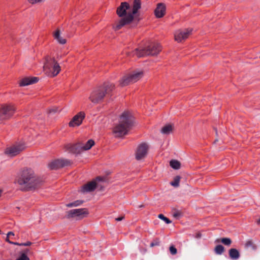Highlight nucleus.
Returning a JSON list of instances; mask_svg holds the SVG:
<instances>
[{"mask_svg":"<svg viewBox=\"0 0 260 260\" xmlns=\"http://www.w3.org/2000/svg\"><path fill=\"white\" fill-rule=\"evenodd\" d=\"M258 224H260V218L257 221Z\"/></svg>","mask_w":260,"mask_h":260,"instance_id":"nucleus-44","label":"nucleus"},{"mask_svg":"<svg viewBox=\"0 0 260 260\" xmlns=\"http://www.w3.org/2000/svg\"><path fill=\"white\" fill-rule=\"evenodd\" d=\"M85 114L83 112H80L77 115L74 116L71 121L69 122V125L70 127H74L76 126H79L82 122L83 120L84 119Z\"/></svg>","mask_w":260,"mask_h":260,"instance_id":"nucleus-15","label":"nucleus"},{"mask_svg":"<svg viewBox=\"0 0 260 260\" xmlns=\"http://www.w3.org/2000/svg\"><path fill=\"white\" fill-rule=\"evenodd\" d=\"M69 164L70 161L67 159H56L49 163L48 167L51 170H56Z\"/></svg>","mask_w":260,"mask_h":260,"instance_id":"nucleus-14","label":"nucleus"},{"mask_svg":"<svg viewBox=\"0 0 260 260\" xmlns=\"http://www.w3.org/2000/svg\"><path fill=\"white\" fill-rule=\"evenodd\" d=\"M155 15L157 18L162 17L166 13V6L162 3L157 4V7L154 11Z\"/></svg>","mask_w":260,"mask_h":260,"instance_id":"nucleus-16","label":"nucleus"},{"mask_svg":"<svg viewBox=\"0 0 260 260\" xmlns=\"http://www.w3.org/2000/svg\"><path fill=\"white\" fill-rule=\"evenodd\" d=\"M169 250L171 254L172 255H175L177 252V249L173 245H172L170 247Z\"/></svg>","mask_w":260,"mask_h":260,"instance_id":"nucleus-31","label":"nucleus"},{"mask_svg":"<svg viewBox=\"0 0 260 260\" xmlns=\"http://www.w3.org/2000/svg\"><path fill=\"white\" fill-rule=\"evenodd\" d=\"M229 256L232 259H237L240 257V253L236 249L231 248L229 250Z\"/></svg>","mask_w":260,"mask_h":260,"instance_id":"nucleus-19","label":"nucleus"},{"mask_svg":"<svg viewBox=\"0 0 260 260\" xmlns=\"http://www.w3.org/2000/svg\"><path fill=\"white\" fill-rule=\"evenodd\" d=\"M158 217L161 220H164L166 222V223L169 224L172 222V221L167 217H165L163 214H160L158 215Z\"/></svg>","mask_w":260,"mask_h":260,"instance_id":"nucleus-29","label":"nucleus"},{"mask_svg":"<svg viewBox=\"0 0 260 260\" xmlns=\"http://www.w3.org/2000/svg\"><path fill=\"white\" fill-rule=\"evenodd\" d=\"M170 166L174 169H179L180 167V163L176 160H172L170 162Z\"/></svg>","mask_w":260,"mask_h":260,"instance_id":"nucleus-25","label":"nucleus"},{"mask_svg":"<svg viewBox=\"0 0 260 260\" xmlns=\"http://www.w3.org/2000/svg\"><path fill=\"white\" fill-rule=\"evenodd\" d=\"M180 180V177L179 176H176L174 177V180L171 182L170 184L174 187H178L179 185Z\"/></svg>","mask_w":260,"mask_h":260,"instance_id":"nucleus-26","label":"nucleus"},{"mask_svg":"<svg viewBox=\"0 0 260 260\" xmlns=\"http://www.w3.org/2000/svg\"><path fill=\"white\" fill-rule=\"evenodd\" d=\"M88 213V211L85 208L73 209L68 212V218L77 217L80 219L83 218Z\"/></svg>","mask_w":260,"mask_h":260,"instance_id":"nucleus-12","label":"nucleus"},{"mask_svg":"<svg viewBox=\"0 0 260 260\" xmlns=\"http://www.w3.org/2000/svg\"><path fill=\"white\" fill-rule=\"evenodd\" d=\"M94 144V142L92 140H88L85 144L83 143L82 149L83 151L90 149Z\"/></svg>","mask_w":260,"mask_h":260,"instance_id":"nucleus-22","label":"nucleus"},{"mask_svg":"<svg viewBox=\"0 0 260 260\" xmlns=\"http://www.w3.org/2000/svg\"><path fill=\"white\" fill-rule=\"evenodd\" d=\"M7 235V238H11V237L14 236V234L12 232H9L8 233Z\"/></svg>","mask_w":260,"mask_h":260,"instance_id":"nucleus-38","label":"nucleus"},{"mask_svg":"<svg viewBox=\"0 0 260 260\" xmlns=\"http://www.w3.org/2000/svg\"><path fill=\"white\" fill-rule=\"evenodd\" d=\"M83 203V201L81 200H77L73 203H69L67 205L68 207H76L81 205Z\"/></svg>","mask_w":260,"mask_h":260,"instance_id":"nucleus-28","label":"nucleus"},{"mask_svg":"<svg viewBox=\"0 0 260 260\" xmlns=\"http://www.w3.org/2000/svg\"><path fill=\"white\" fill-rule=\"evenodd\" d=\"M31 242H27L26 243H21L20 244V246H30V245H31Z\"/></svg>","mask_w":260,"mask_h":260,"instance_id":"nucleus-36","label":"nucleus"},{"mask_svg":"<svg viewBox=\"0 0 260 260\" xmlns=\"http://www.w3.org/2000/svg\"><path fill=\"white\" fill-rule=\"evenodd\" d=\"M216 242H221L224 245L226 246H230L232 243V240L230 238H223L220 239V240L218 239L216 240Z\"/></svg>","mask_w":260,"mask_h":260,"instance_id":"nucleus-24","label":"nucleus"},{"mask_svg":"<svg viewBox=\"0 0 260 260\" xmlns=\"http://www.w3.org/2000/svg\"><path fill=\"white\" fill-rule=\"evenodd\" d=\"M2 191L1 190H0V197L2 195Z\"/></svg>","mask_w":260,"mask_h":260,"instance_id":"nucleus-45","label":"nucleus"},{"mask_svg":"<svg viewBox=\"0 0 260 260\" xmlns=\"http://www.w3.org/2000/svg\"><path fill=\"white\" fill-rule=\"evenodd\" d=\"M173 216L175 218L179 219L181 216H182V213L179 211L176 210L174 212Z\"/></svg>","mask_w":260,"mask_h":260,"instance_id":"nucleus-30","label":"nucleus"},{"mask_svg":"<svg viewBox=\"0 0 260 260\" xmlns=\"http://www.w3.org/2000/svg\"><path fill=\"white\" fill-rule=\"evenodd\" d=\"M57 110V108H56V107H54L53 108H51V109H50L49 110H48V113L51 114V113H55V112H56Z\"/></svg>","mask_w":260,"mask_h":260,"instance_id":"nucleus-35","label":"nucleus"},{"mask_svg":"<svg viewBox=\"0 0 260 260\" xmlns=\"http://www.w3.org/2000/svg\"><path fill=\"white\" fill-rule=\"evenodd\" d=\"M142 71H136L131 74L124 76L120 81V84L122 86L127 85L129 84L137 82L143 76Z\"/></svg>","mask_w":260,"mask_h":260,"instance_id":"nucleus-7","label":"nucleus"},{"mask_svg":"<svg viewBox=\"0 0 260 260\" xmlns=\"http://www.w3.org/2000/svg\"><path fill=\"white\" fill-rule=\"evenodd\" d=\"M114 88L115 85L113 83L105 82L92 90L89 99L92 103L97 104L103 101L104 98L111 96Z\"/></svg>","mask_w":260,"mask_h":260,"instance_id":"nucleus-2","label":"nucleus"},{"mask_svg":"<svg viewBox=\"0 0 260 260\" xmlns=\"http://www.w3.org/2000/svg\"><path fill=\"white\" fill-rule=\"evenodd\" d=\"M16 111L12 105H3L0 107V120H5L10 118Z\"/></svg>","mask_w":260,"mask_h":260,"instance_id":"nucleus-8","label":"nucleus"},{"mask_svg":"<svg viewBox=\"0 0 260 260\" xmlns=\"http://www.w3.org/2000/svg\"><path fill=\"white\" fill-rule=\"evenodd\" d=\"M124 216H121L120 217L116 218L115 220L118 221H121L122 220H123V219H124Z\"/></svg>","mask_w":260,"mask_h":260,"instance_id":"nucleus-39","label":"nucleus"},{"mask_svg":"<svg viewBox=\"0 0 260 260\" xmlns=\"http://www.w3.org/2000/svg\"><path fill=\"white\" fill-rule=\"evenodd\" d=\"M25 148L24 145L22 143L13 145L8 147L6 149L5 153L8 156L13 157L19 154L23 151Z\"/></svg>","mask_w":260,"mask_h":260,"instance_id":"nucleus-10","label":"nucleus"},{"mask_svg":"<svg viewBox=\"0 0 260 260\" xmlns=\"http://www.w3.org/2000/svg\"><path fill=\"white\" fill-rule=\"evenodd\" d=\"M191 28L185 29L184 30H178L174 34L175 40L178 42H181L186 40L191 34Z\"/></svg>","mask_w":260,"mask_h":260,"instance_id":"nucleus-9","label":"nucleus"},{"mask_svg":"<svg viewBox=\"0 0 260 260\" xmlns=\"http://www.w3.org/2000/svg\"><path fill=\"white\" fill-rule=\"evenodd\" d=\"M96 186V183L95 181H92L82 186V191L83 192L92 191L95 189Z\"/></svg>","mask_w":260,"mask_h":260,"instance_id":"nucleus-18","label":"nucleus"},{"mask_svg":"<svg viewBox=\"0 0 260 260\" xmlns=\"http://www.w3.org/2000/svg\"><path fill=\"white\" fill-rule=\"evenodd\" d=\"M161 50V47L157 43H151L146 47L141 49H136L131 54L128 55H136L138 57H144L148 55H156Z\"/></svg>","mask_w":260,"mask_h":260,"instance_id":"nucleus-5","label":"nucleus"},{"mask_svg":"<svg viewBox=\"0 0 260 260\" xmlns=\"http://www.w3.org/2000/svg\"><path fill=\"white\" fill-rule=\"evenodd\" d=\"M245 246L247 248L252 247V248H254V245L252 242V241H248L245 243Z\"/></svg>","mask_w":260,"mask_h":260,"instance_id":"nucleus-33","label":"nucleus"},{"mask_svg":"<svg viewBox=\"0 0 260 260\" xmlns=\"http://www.w3.org/2000/svg\"><path fill=\"white\" fill-rule=\"evenodd\" d=\"M201 235L200 234L198 233L197 234L196 238H199L201 237Z\"/></svg>","mask_w":260,"mask_h":260,"instance_id":"nucleus-41","label":"nucleus"},{"mask_svg":"<svg viewBox=\"0 0 260 260\" xmlns=\"http://www.w3.org/2000/svg\"><path fill=\"white\" fill-rule=\"evenodd\" d=\"M159 244V241L158 239L154 240L150 243V247H152L155 246H158Z\"/></svg>","mask_w":260,"mask_h":260,"instance_id":"nucleus-34","label":"nucleus"},{"mask_svg":"<svg viewBox=\"0 0 260 260\" xmlns=\"http://www.w3.org/2000/svg\"><path fill=\"white\" fill-rule=\"evenodd\" d=\"M82 145V142H79L74 144H68L65 146V148L69 152L78 154L83 151Z\"/></svg>","mask_w":260,"mask_h":260,"instance_id":"nucleus-13","label":"nucleus"},{"mask_svg":"<svg viewBox=\"0 0 260 260\" xmlns=\"http://www.w3.org/2000/svg\"><path fill=\"white\" fill-rule=\"evenodd\" d=\"M9 243H11V244H12L14 245H19V246H20V244H21V243H19L17 242H9Z\"/></svg>","mask_w":260,"mask_h":260,"instance_id":"nucleus-40","label":"nucleus"},{"mask_svg":"<svg viewBox=\"0 0 260 260\" xmlns=\"http://www.w3.org/2000/svg\"><path fill=\"white\" fill-rule=\"evenodd\" d=\"M39 81V78L36 77H26L22 79L20 83V86H27L30 84L37 83Z\"/></svg>","mask_w":260,"mask_h":260,"instance_id":"nucleus-17","label":"nucleus"},{"mask_svg":"<svg viewBox=\"0 0 260 260\" xmlns=\"http://www.w3.org/2000/svg\"><path fill=\"white\" fill-rule=\"evenodd\" d=\"M172 125L168 124L161 128V132L164 134H169L172 132Z\"/></svg>","mask_w":260,"mask_h":260,"instance_id":"nucleus-23","label":"nucleus"},{"mask_svg":"<svg viewBox=\"0 0 260 260\" xmlns=\"http://www.w3.org/2000/svg\"><path fill=\"white\" fill-rule=\"evenodd\" d=\"M9 238H7V239H6V241H7V242H8L9 243V242H11V241L9 240Z\"/></svg>","mask_w":260,"mask_h":260,"instance_id":"nucleus-42","label":"nucleus"},{"mask_svg":"<svg viewBox=\"0 0 260 260\" xmlns=\"http://www.w3.org/2000/svg\"><path fill=\"white\" fill-rule=\"evenodd\" d=\"M54 37L55 39L61 44H64L66 43V39L61 38L60 36V31L57 29L54 34Z\"/></svg>","mask_w":260,"mask_h":260,"instance_id":"nucleus-20","label":"nucleus"},{"mask_svg":"<svg viewBox=\"0 0 260 260\" xmlns=\"http://www.w3.org/2000/svg\"><path fill=\"white\" fill-rule=\"evenodd\" d=\"M141 8L140 0H134L133 6V13L136 14L139 9Z\"/></svg>","mask_w":260,"mask_h":260,"instance_id":"nucleus-21","label":"nucleus"},{"mask_svg":"<svg viewBox=\"0 0 260 260\" xmlns=\"http://www.w3.org/2000/svg\"><path fill=\"white\" fill-rule=\"evenodd\" d=\"M224 251V248L221 245H217L215 248V252L217 254H221Z\"/></svg>","mask_w":260,"mask_h":260,"instance_id":"nucleus-27","label":"nucleus"},{"mask_svg":"<svg viewBox=\"0 0 260 260\" xmlns=\"http://www.w3.org/2000/svg\"><path fill=\"white\" fill-rule=\"evenodd\" d=\"M45 74L50 77L56 76L60 71V67L54 58L47 56L43 67Z\"/></svg>","mask_w":260,"mask_h":260,"instance_id":"nucleus-6","label":"nucleus"},{"mask_svg":"<svg viewBox=\"0 0 260 260\" xmlns=\"http://www.w3.org/2000/svg\"><path fill=\"white\" fill-rule=\"evenodd\" d=\"M134 117L127 112H124L120 116L119 122L113 129L116 137H120L127 134L133 125Z\"/></svg>","mask_w":260,"mask_h":260,"instance_id":"nucleus-4","label":"nucleus"},{"mask_svg":"<svg viewBox=\"0 0 260 260\" xmlns=\"http://www.w3.org/2000/svg\"><path fill=\"white\" fill-rule=\"evenodd\" d=\"M29 2L31 4H36L38 3H40L42 1V0H28Z\"/></svg>","mask_w":260,"mask_h":260,"instance_id":"nucleus-37","label":"nucleus"},{"mask_svg":"<svg viewBox=\"0 0 260 260\" xmlns=\"http://www.w3.org/2000/svg\"><path fill=\"white\" fill-rule=\"evenodd\" d=\"M16 260H30L25 253H22Z\"/></svg>","mask_w":260,"mask_h":260,"instance_id":"nucleus-32","label":"nucleus"},{"mask_svg":"<svg viewBox=\"0 0 260 260\" xmlns=\"http://www.w3.org/2000/svg\"><path fill=\"white\" fill-rule=\"evenodd\" d=\"M148 149V146L146 143H143L140 144L136 152V158L137 160H141L144 158L147 154Z\"/></svg>","mask_w":260,"mask_h":260,"instance_id":"nucleus-11","label":"nucleus"},{"mask_svg":"<svg viewBox=\"0 0 260 260\" xmlns=\"http://www.w3.org/2000/svg\"><path fill=\"white\" fill-rule=\"evenodd\" d=\"M96 180H101V177H98L96 178Z\"/></svg>","mask_w":260,"mask_h":260,"instance_id":"nucleus-43","label":"nucleus"},{"mask_svg":"<svg viewBox=\"0 0 260 260\" xmlns=\"http://www.w3.org/2000/svg\"><path fill=\"white\" fill-rule=\"evenodd\" d=\"M17 182L22 189L29 190L38 187L41 183V181L35 175L32 169L24 168L19 173Z\"/></svg>","mask_w":260,"mask_h":260,"instance_id":"nucleus-1","label":"nucleus"},{"mask_svg":"<svg viewBox=\"0 0 260 260\" xmlns=\"http://www.w3.org/2000/svg\"><path fill=\"white\" fill-rule=\"evenodd\" d=\"M129 9V5L126 2H122L119 7L117 9V14L121 19L115 22L113 26V28L115 30L120 29L123 26L129 24L134 19V15L132 13H127L126 11Z\"/></svg>","mask_w":260,"mask_h":260,"instance_id":"nucleus-3","label":"nucleus"}]
</instances>
